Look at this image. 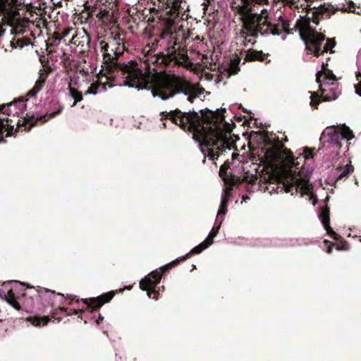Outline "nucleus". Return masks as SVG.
<instances>
[{
    "mask_svg": "<svg viewBox=\"0 0 361 361\" xmlns=\"http://www.w3.org/2000/svg\"><path fill=\"white\" fill-rule=\"evenodd\" d=\"M45 116H35L26 113L25 116H20L22 118V121L19 118L13 116L12 118L0 117V135H3L6 131L5 137H8L13 135V130L17 132L20 127H25V130H30L33 126L37 125V122L41 123H46Z\"/></svg>",
    "mask_w": 361,
    "mask_h": 361,
    "instance_id": "obj_13",
    "label": "nucleus"
},
{
    "mask_svg": "<svg viewBox=\"0 0 361 361\" xmlns=\"http://www.w3.org/2000/svg\"><path fill=\"white\" fill-rule=\"evenodd\" d=\"M310 94V105L313 108H317V106L319 103V96L316 93H312V92H308Z\"/></svg>",
    "mask_w": 361,
    "mask_h": 361,
    "instance_id": "obj_34",
    "label": "nucleus"
},
{
    "mask_svg": "<svg viewBox=\"0 0 361 361\" xmlns=\"http://www.w3.org/2000/svg\"><path fill=\"white\" fill-rule=\"evenodd\" d=\"M163 126H164V128H166V123H163Z\"/></svg>",
    "mask_w": 361,
    "mask_h": 361,
    "instance_id": "obj_50",
    "label": "nucleus"
},
{
    "mask_svg": "<svg viewBox=\"0 0 361 361\" xmlns=\"http://www.w3.org/2000/svg\"><path fill=\"white\" fill-rule=\"evenodd\" d=\"M116 292L117 290H111L95 298L81 299L80 300L78 298H77L76 295L67 294L65 296L62 293H56V296H61L63 300H64L66 298L69 299L70 301L68 302V305H73V302H75L77 305V307H79V309H68L64 307H60L58 310H54L51 312V316L52 318L57 319L59 322H60L61 318L58 317V315L60 313L64 314L66 315H78L79 314H81L85 311H88L90 312L97 311L104 304L109 302L115 296Z\"/></svg>",
    "mask_w": 361,
    "mask_h": 361,
    "instance_id": "obj_9",
    "label": "nucleus"
},
{
    "mask_svg": "<svg viewBox=\"0 0 361 361\" xmlns=\"http://www.w3.org/2000/svg\"><path fill=\"white\" fill-rule=\"evenodd\" d=\"M313 165L314 157L309 147H304L295 152V194L300 193L301 197L306 195L307 200H312V204L315 205L317 200L310 182Z\"/></svg>",
    "mask_w": 361,
    "mask_h": 361,
    "instance_id": "obj_7",
    "label": "nucleus"
},
{
    "mask_svg": "<svg viewBox=\"0 0 361 361\" xmlns=\"http://www.w3.org/2000/svg\"><path fill=\"white\" fill-rule=\"evenodd\" d=\"M126 35V33L124 32H111L109 35L106 36L104 39L99 41V45H103V47L118 50V53H124L127 49L125 41Z\"/></svg>",
    "mask_w": 361,
    "mask_h": 361,
    "instance_id": "obj_17",
    "label": "nucleus"
},
{
    "mask_svg": "<svg viewBox=\"0 0 361 361\" xmlns=\"http://www.w3.org/2000/svg\"><path fill=\"white\" fill-rule=\"evenodd\" d=\"M5 30L3 28V25H0V37L4 34Z\"/></svg>",
    "mask_w": 361,
    "mask_h": 361,
    "instance_id": "obj_47",
    "label": "nucleus"
},
{
    "mask_svg": "<svg viewBox=\"0 0 361 361\" xmlns=\"http://www.w3.org/2000/svg\"><path fill=\"white\" fill-rule=\"evenodd\" d=\"M240 59L238 56L231 60L228 68H226L228 75H235L240 71Z\"/></svg>",
    "mask_w": 361,
    "mask_h": 361,
    "instance_id": "obj_30",
    "label": "nucleus"
},
{
    "mask_svg": "<svg viewBox=\"0 0 361 361\" xmlns=\"http://www.w3.org/2000/svg\"><path fill=\"white\" fill-rule=\"evenodd\" d=\"M20 6L18 0H0V16L8 14L11 9L18 8Z\"/></svg>",
    "mask_w": 361,
    "mask_h": 361,
    "instance_id": "obj_27",
    "label": "nucleus"
},
{
    "mask_svg": "<svg viewBox=\"0 0 361 361\" xmlns=\"http://www.w3.org/2000/svg\"><path fill=\"white\" fill-rule=\"evenodd\" d=\"M69 44L75 52L86 56L90 48V37L83 29L75 32L69 41Z\"/></svg>",
    "mask_w": 361,
    "mask_h": 361,
    "instance_id": "obj_16",
    "label": "nucleus"
},
{
    "mask_svg": "<svg viewBox=\"0 0 361 361\" xmlns=\"http://www.w3.org/2000/svg\"><path fill=\"white\" fill-rule=\"evenodd\" d=\"M4 141L3 135H0V143Z\"/></svg>",
    "mask_w": 361,
    "mask_h": 361,
    "instance_id": "obj_48",
    "label": "nucleus"
},
{
    "mask_svg": "<svg viewBox=\"0 0 361 361\" xmlns=\"http://www.w3.org/2000/svg\"><path fill=\"white\" fill-rule=\"evenodd\" d=\"M39 61H40V62L42 64L44 68H47L49 70V71H51V67L49 66V61L45 58V56H40Z\"/></svg>",
    "mask_w": 361,
    "mask_h": 361,
    "instance_id": "obj_37",
    "label": "nucleus"
},
{
    "mask_svg": "<svg viewBox=\"0 0 361 361\" xmlns=\"http://www.w3.org/2000/svg\"><path fill=\"white\" fill-rule=\"evenodd\" d=\"M232 190H230V188H227L226 190V193L223 195L221 198V202L220 204V207L218 212V215L225 214L227 212V205L228 202V197L230 195V192Z\"/></svg>",
    "mask_w": 361,
    "mask_h": 361,
    "instance_id": "obj_32",
    "label": "nucleus"
},
{
    "mask_svg": "<svg viewBox=\"0 0 361 361\" xmlns=\"http://www.w3.org/2000/svg\"><path fill=\"white\" fill-rule=\"evenodd\" d=\"M67 84H68V90L69 92V95L74 99V102L72 106L76 105L77 103L81 102L83 99V96L81 92L78 91L77 89L73 87L72 85V78L69 77L66 78Z\"/></svg>",
    "mask_w": 361,
    "mask_h": 361,
    "instance_id": "obj_28",
    "label": "nucleus"
},
{
    "mask_svg": "<svg viewBox=\"0 0 361 361\" xmlns=\"http://www.w3.org/2000/svg\"><path fill=\"white\" fill-rule=\"evenodd\" d=\"M61 39V35L58 32H54L53 35L48 38L46 42V51L48 55L56 52V47L59 44Z\"/></svg>",
    "mask_w": 361,
    "mask_h": 361,
    "instance_id": "obj_25",
    "label": "nucleus"
},
{
    "mask_svg": "<svg viewBox=\"0 0 361 361\" xmlns=\"http://www.w3.org/2000/svg\"><path fill=\"white\" fill-rule=\"evenodd\" d=\"M329 199V197L326 196L323 202V204L320 206L318 212V216L323 225L324 228L326 230V233L334 240H338V235L330 226L329 208L328 207L326 203Z\"/></svg>",
    "mask_w": 361,
    "mask_h": 361,
    "instance_id": "obj_20",
    "label": "nucleus"
},
{
    "mask_svg": "<svg viewBox=\"0 0 361 361\" xmlns=\"http://www.w3.org/2000/svg\"><path fill=\"white\" fill-rule=\"evenodd\" d=\"M268 54H264L262 51H257L255 49H250L247 51L245 57V61H260V62H266L268 63L270 61V60L267 59Z\"/></svg>",
    "mask_w": 361,
    "mask_h": 361,
    "instance_id": "obj_24",
    "label": "nucleus"
},
{
    "mask_svg": "<svg viewBox=\"0 0 361 361\" xmlns=\"http://www.w3.org/2000/svg\"><path fill=\"white\" fill-rule=\"evenodd\" d=\"M219 228H220V225H219L217 227H213L209 234L211 235V237H216L219 233Z\"/></svg>",
    "mask_w": 361,
    "mask_h": 361,
    "instance_id": "obj_40",
    "label": "nucleus"
},
{
    "mask_svg": "<svg viewBox=\"0 0 361 361\" xmlns=\"http://www.w3.org/2000/svg\"><path fill=\"white\" fill-rule=\"evenodd\" d=\"M202 91H204L203 88L200 90L197 86L192 85L190 82L181 78L180 76L172 75L161 81L159 89L157 90V95L162 100H166L176 94L183 93L188 96V100L190 103H193L194 100Z\"/></svg>",
    "mask_w": 361,
    "mask_h": 361,
    "instance_id": "obj_10",
    "label": "nucleus"
},
{
    "mask_svg": "<svg viewBox=\"0 0 361 361\" xmlns=\"http://www.w3.org/2000/svg\"><path fill=\"white\" fill-rule=\"evenodd\" d=\"M324 243L326 245H328V249H327L326 252H327L329 254L331 253L332 250H333V245H334V244L331 243H330L329 240H325L324 241Z\"/></svg>",
    "mask_w": 361,
    "mask_h": 361,
    "instance_id": "obj_41",
    "label": "nucleus"
},
{
    "mask_svg": "<svg viewBox=\"0 0 361 361\" xmlns=\"http://www.w3.org/2000/svg\"><path fill=\"white\" fill-rule=\"evenodd\" d=\"M312 0H295V17L298 13V19L295 23V32L298 31L300 39L305 46L307 55L305 61H310L313 55L318 57L322 54L331 50L336 46V41L333 39H326L325 35L318 32L310 25L311 20L315 24L319 23L321 16H312V13L318 7H312Z\"/></svg>",
    "mask_w": 361,
    "mask_h": 361,
    "instance_id": "obj_4",
    "label": "nucleus"
},
{
    "mask_svg": "<svg viewBox=\"0 0 361 361\" xmlns=\"http://www.w3.org/2000/svg\"><path fill=\"white\" fill-rule=\"evenodd\" d=\"M56 297V292L41 286L34 287L25 283V290L17 295L16 299L19 302L20 310L27 312H32L36 302L39 299L47 300L48 305L54 306V299Z\"/></svg>",
    "mask_w": 361,
    "mask_h": 361,
    "instance_id": "obj_12",
    "label": "nucleus"
},
{
    "mask_svg": "<svg viewBox=\"0 0 361 361\" xmlns=\"http://www.w3.org/2000/svg\"><path fill=\"white\" fill-rule=\"evenodd\" d=\"M16 42L17 44L20 47H23L25 46H27L32 44L31 38L27 36H25L22 38L18 39Z\"/></svg>",
    "mask_w": 361,
    "mask_h": 361,
    "instance_id": "obj_35",
    "label": "nucleus"
},
{
    "mask_svg": "<svg viewBox=\"0 0 361 361\" xmlns=\"http://www.w3.org/2000/svg\"><path fill=\"white\" fill-rule=\"evenodd\" d=\"M267 145H269L264 157L268 163L259 183L264 190L274 192H291L293 188V155L275 135L265 137Z\"/></svg>",
    "mask_w": 361,
    "mask_h": 361,
    "instance_id": "obj_2",
    "label": "nucleus"
},
{
    "mask_svg": "<svg viewBox=\"0 0 361 361\" xmlns=\"http://www.w3.org/2000/svg\"><path fill=\"white\" fill-rule=\"evenodd\" d=\"M161 39H167V45L164 51L156 52L155 49L159 41L155 40L151 47L147 46L142 50L143 56L141 63L144 64L143 68L146 71L142 74L149 75L150 87L152 85V75L161 72L170 64L173 63L178 66L191 68L193 63L188 55V49L185 42L179 41L177 35L169 31L161 33ZM142 68V66H141Z\"/></svg>",
    "mask_w": 361,
    "mask_h": 361,
    "instance_id": "obj_3",
    "label": "nucleus"
},
{
    "mask_svg": "<svg viewBox=\"0 0 361 361\" xmlns=\"http://www.w3.org/2000/svg\"><path fill=\"white\" fill-rule=\"evenodd\" d=\"M206 248L207 245H204L201 243L200 245L192 248L185 255L172 261L171 262L160 267L159 269L150 272L140 281V288L142 290H146L149 298L157 300L159 292L155 290V288L160 283L162 275L165 272L169 271L172 268L178 265L180 262H184L193 255L200 254Z\"/></svg>",
    "mask_w": 361,
    "mask_h": 361,
    "instance_id": "obj_11",
    "label": "nucleus"
},
{
    "mask_svg": "<svg viewBox=\"0 0 361 361\" xmlns=\"http://www.w3.org/2000/svg\"><path fill=\"white\" fill-rule=\"evenodd\" d=\"M73 30V29H70V28H68V29H65L63 32L61 34V37H62V39L66 37L70 32H71Z\"/></svg>",
    "mask_w": 361,
    "mask_h": 361,
    "instance_id": "obj_43",
    "label": "nucleus"
},
{
    "mask_svg": "<svg viewBox=\"0 0 361 361\" xmlns=\"http://www.w3.org/2000/svg\"><path fill=\"white\" fill-rule=\"evenodd\" d=\"M27 322H30L32 325L35 326H42L47 325L48 322L50 321V318L49 316H43V317H29L27 319Z\"/></svg>",
    "mask_w": 361,
    "mask_h": 361,
    "instance_id": "obj_29",
    "label": "nucleus"
},
{
    "mask_svg": "<svg viewBox=\"0 0 361 361\" xmlns=\"http://www.w3.org/2000/svg\"><path fill=\"white\" fill-rule=\"evenodd\" d=\"M328 66V63L327 62L324 63V61L322 63V70L324 71V73L322 72V78H325V77H334L335 76L333 73L328 70L326 68V66Z\"/></svg>",
    "mask_w": 361,
    "mask_h": 361,
    "instance_id": "obj_36",
    "label": "nucleus"
},
{
    "mask_svg": "<svg viewBox=\"0 0 361 361\" xmlns=\"http://www.w3.org/2000/svg\"><path fill=\"white\" fill-rule=\"evenodd\" d=\"M359 77H361V73L357 75V79L359 80ZM355 93L361 97V89L356 88Z\"/></svg>",
    "mask_w": 361,
    "mask_h": 361,
    "instance_id": "obj_46",
    "label": "nucleus"
},
{
    "mask_svg": "<svg viewBox=\"0 0 361 361\" xmlns=\"http://www.w3.org/2000/svg\"><path fill=\"white\" fill-rule=\"evenodd\" d=\"M30 35L33 39H35V35L33 34V32H30Z\"/></svg>",
    "mask_w": 361,
    "mask_h": 361,
    "instance_id": "obj_49",
    "label": "nucleus"
},
{
    "mask_svg": "<svg viewBox=\"0 0 361 361\" xmlns=\"http://www.w3.org/2000/svg\"><path fill=\"white\" fill-rule=\"evenodd\" d=\"M226 109L212 111L208 108L196 111L183 112L176 109L161 113V121L170 120L182 130L192 134L194 140L207 149V156L211 160L216 159L226 149L235 147V142L228 137L234 123L225 121Z\"/></svg>",
    "mask_w": 361,
    "mask_h": 361,
    "instance_id": "obj_1",
    "label": "nucleus"
},
{
    "mask_svg": "<svg viewBox=\"0 0 361 361\" xmlns=\"http://www.w3.org/2000/svg\"><path fill=\"white\" fill-rule=\"evenodd\" d=\"M63 109V105L59 101L52 99L49 102L47 112L44 115L46 116V121H48L49 119L56 117L62 112Z\"/></svg>",
    "mask_w": 361,
    "mask_h": 361,
    "instance_id": "obj_23",
    "label": "nucleus"
},
{
    "mask_svg": "<svg viewBox=\"0 0 361 361\" xmlns=\"http://www.w3.org/2000/svg\"><path fill=\"white\" fill-rule=\"evenodd\" d=\"M47 73L45 70H40L39 73V77L38 80L36 81L34 87L32 88V90H30L28 92V95L30 97L35 96L40 90H42L44 87L47 78Z\"/></svg>",
    "mask_w": 361,
    "mask_h": 361,
    "instance_id": "obj_26",
    "label": "nucleus"
},
{
    "mask_svg": "<svg viewBox=\"0 0 361 361\" xmlns=\"http://www.w3.org/2000/svg\"><path fill=\"white\" fill-rule=\"evenodd\" d=\"M214 238V237H211V235L209 234L208 236L207 237V238L204 240V241L202 242V243L204 245H207V248L213 243Z\"/></svg>",
    "mask_w": 361,
    "mask_h": 361,
    "instance_id": "obj_39",
    "label": "nucleus"
},
{
    "mask_svg": "<svg viewBox=\"0 0 361 361\" xmlns=\"http://www.w3.org/2000/svg\"><path fill=\"white\" fill-rule=\"evenodd\" d=\"M103 320H104V317L101 314H99L98 316V318L96 320L97 324H101L103 322Z\"/></svg>",
    "mask_w": 361,
    "mask_h": 361,
    "instance_id": "obj_45",
    "label": "nucleus"
},
{
    "mask_svg": "<svg viewBox=\"0 0 361 361\" xmlns=\"http://www.w3.org/2000/svg\"><path fill=\"white\" fill-rule=\"evenodd\" d=\"M322 71H318L316 74V80L319 84L322 97L325 101L336 99L341 92L339 83L336 77H325L323 79Z\"/></svg>",
    "mask_w": 361,
    "mask_h": 361,
    "instance_id": "obj_14",
    "label": "nucleus"
},
{
    "mask_svg": "<svg viewBox=\"0 0 361 361\" xmlns=\"http://www.w3.org/2000/svg\"><path fill=\"white\" fill-rule=\"evenodd\" d=\"M240 3L232 2L231 7L235 13L241 16L243 28L248 36L257 37L258 33L274 35H280L282 32L291 33L289 21L283 16L279 18L277 23H272L269 20L266 8L262 9L260 13L252 12L253 6L268 4L269 0H240Z\"/></svg>",
    "mask_w": 361,
    "mask_h": 361,
    "instance_id": "obj_5",
    "label": "nucleus"
},
{
    "mask_svg": "<svg viewBox=\"0 0 361 361\" xmlns=\"http://www.w3.org/2000/svg\"><path fill=\"white\" fill-rule=\"evenodd\" d=\"M99 89L102 91H106V84L100 81L92 82L85 92V94H96Z\"/></svg>",
    "mask_w": 361,
    "mask_h": 361,
    "instance_id": "obj_31",
    "label": "nucleus"
},
{
    "mask_svg": "<svg viewBox=\"0 0 361 361\" xmlns=\"http://www.w3.org/2000/svg\"><path fill=\"white\" fill-rule=\"evenodd\" d=\"M99 47L102 56V71L109 75L108 78L121 77L124 79L123 82L126 85L137 90L150 88L149 75L142 74V71L135 61L121 62L119 58L123 53L103 47V45H99Z\"/></svg>",
    "mask_w": 361,
    "mask_h": 361,
    "instance_id": "obj_6",
    "label": "nucleus"
},
{
    "mask_svg": "<svg viewBox=\"0 0 361 361\" xmlns=\"http://www.w3.org/2000/svg\"><path fill=\"white\" fill-rule=\"evenodd\" d=\"M353 137V131L345 124L338 127L328 126L321 134L318 152L323 154L324 159L334 164L340 157L341 140L348 141Z\"/></svg>",
    "mask_w": 361,
    "mask_h": 361,
    "instance_id": "obj_8",
    "label": "nucleus"
},
{
    "mask_svg": "<svg viewBox=\"0 0 361 361\" xmlns=\"http://www.w3.org/2000/svg\"><path fill=\"white\" fill-rule=\"evenodd\" d=\"M348 8L343 6L342 7H339L336 6V7L331 4H324L318 6L317 9L314 11L312 13V16H317L319 18V16H321L322 18H329L330 16L334 14L337 11H342L343 12H351L355 13L357 14L361 15L360 11H355V5L352 1H348Z\"/></svg>",
    "mask_w": 361,
    "mask_h": 361,
    "instance_id": "obj_18",
    "label": "nucleus"
},
{
    "mask_svg": "<svg viewBox=\"0 0 361 361\" xmlns=\"http://www.w3.org/2000/svg\"><path fill=\"white\" fill-rule=\"evenodd\" d=\"M25 101L22 99H18L8 104L0 105V111L8 116L20 118V116H25Z\"/></svg>",
    "mask_w": 361,
    "mask_h": 361,
    "instance_id": "obj_19",
    "label": "nucleus"
},
{
    "mask_svg": "<svg viewBox=\"0 0 361 361\" xmlns=\"http://www.w3.org/2000/svg\"><path fill=\"white\" fill-rule=\"evenodd\" d=\"M353 170V166L351 164H346L343 169L340 166H334L329 172L326 179V183L330 185H333L336 182L341 180L343 178H348L350 173L352 172Z\"/></svg>",
    "mask_w": 361,
    "mask_h": 361,
    "instance_id": "obj_21",
    "label": "nucleus"
},
{
    "mask_svg": "<svg viewBox=\"0 0 361 361\" xmlns=\"http://www.w3.org/2000/svg\"><path fill=\"white\" fill-rule=\"evenodd\" d=\"M229 168V163L228 161L224 162L220 167L219 176L224 180L225 184L229 186L230 190H232V188L236 185L238 180L233 176L227 173Z\"/></svg>",
    "mask_w": 361,
    "mask_h": 361,
    "instance_id": "obj_22",
    "label": "nucleus"
},
{
    "mask_svg": "<svg viewBox=\"0 0 361 361\" xmlns=\"http://www.w3.org/2000/svg\"><path fill=\"white\" fill-rule=\"evenodd\" d=\"M245 180H246V181H247L249 183H250V184H254V183L257 180V176H255V177H254V176H252V177L251 178V179L248 180L247 179V177H246V178H245Z\"/></svg>",
    "mask_w": 361,
    "mask_h": 361,
    "instance_id": "obj_44",
    "label": "nucleus"
},
{
    "mask_svg": "<svg viewBox=\"0 0 361 361\" xmlns=\"http://www.w3.org/2000/svg\"><path fill=\"white\" fill-rule=\"evenodd\" d=\"M214 238V237H211V235L209 234L208 236L207 237V238L204 240V241L202 242V243L204 245H207V248L213 243Z\"/></svg>",
    "mask_w": 361,
    "mask_h": 361,
    "instance_id": "obj_38",
    "label": "nucleus"
},
{
    "mask_svg": "<svg viewBox=\"0 0 361 361\" xmlns=\"http://www.w3.org/2000/svg\"><path fill=\"white\" fill-rule=\"evenodd\" d=\"M73 60L71 59L70 56L63 52L61 56V62L63 63V66L66 69H71Z\"/></svg>",
    "mask_w": 361,
    "mask_h": 361,
    "instance_id": "obj_33",
    "label": "nucleus"
},
{
    "mask_svg": "<svg viewBox=\"0 0 361 361\" xmlns=\"http://www.w3.org/2000/svg\"><path fill=\"white\" fill-rule=\"evenodd\" d=\"M25 283L18 281L4 282L0 287V297L4 299L15 310H19V302L16 297L20 292L25 290Z\"/></svg>",
    "mask_w": 361,
    "mask_h": 361,
    "instance_id": "obj_15",
    "label": "nucleus"
},
{
    "mask_svg": "<svg viewBox=\"0 0 361 361\" xmlns=\"http://www.w3.org/2000/svg\"><path fill=\"white\" fill-rule=\"evenodd\" d=\"M284 5L288 6L290 8H293V0H282Z\"/></svg>",
    "mask_w": 361,
    "mask_h": 361,
    "instance_id": "obj_42",
    "label": "nucleus"
}]
</instances>
